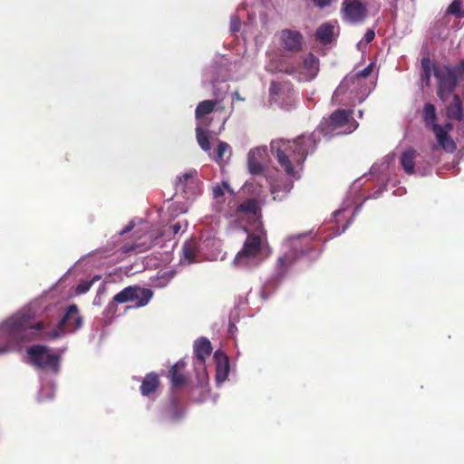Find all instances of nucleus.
Wrapping results in <instances>:
<instances>
[{
  "instance_id": "f257e3e1",
  "label": "nucleus",
  "mask_w": 464,
  "mask_h": 464,
  "mask_svg": "<svg viewBox=\"0 0 464 464\" xmlns=\"http://www.w3.org/2000/svg\"><path fill=\"white\" fill-rule=\"evenodd\" d=\"M357 128L358 123L353 117V111L337 110L328 119H324L317 130L309 135H301L293 140L272 141L271 150L286 175L299 179L306 157L315 150L320 134L333 138L350 134Z\"/></svg>"
},
{
  "instance_id": "f03ea898",
  "label": "nucleus",
  "mask_w": 464,
  "mask_h": 464,
  "mask_svg": "<svg viewBox=\"0 0 464 464\" xmlns=\"http://www.w3.org/2000/svg\"><path fill=\"white\" fill-rule=\"evenodd\" d=\"M236 211L243 218L242 220H246L251 226V232L247 231V237L241 250L236 255L233 265L238 269H254L272 254L260 220V207L255 198H249L242 202Z\"/></svg>"
},
{
  "instance_id": "7ed1b4c3",
  "label": "nucleus",
  "mask_w": 464,
  "mask_h": 464,
  "mask_svg": "<svg viewBox=\"0 0 464 464\" xmlns=\"http://www.w3.org/2000/svg\"><path fill=\"white\" fill-rule=\"evenodd\" d=\"M282 254L278 256L274 271L260 289L262 299H267L279 286L289 267L300 256L316 258L318 251L312 243L310 233L299 234L287 237L282 244Z\"/></svg>"
},
{
  "instance_id": "20e7f679",
  "label": "nucleus",
  "mask_w": 464,
  "mask_h": 464,
  "mask_svg": "<svg viewBox=\"0 0 464 464\" xmlns=\"http://www.w3.org/2000/svg\"><path fill=\"white\" fill-rule=\"evenodd\" d=\"M266 150L264 148H256L251 150L247 154V166L249 172L253 175H256L253 178L252 181H248L245 184L244 188L247 192H250L256 196V202L265 203L266 201L265 195V188L263 182L269 186L270 194L274 200L284 199L293 188L294 178L290 177L292 180H274L270 181L267 178L259 175L263 170L261 160L265 158Z\"/></svg>"
},
{
  "instance_id": "39448f33",
  "label": "nucleus",
  "mask_w": 464,
  "mask_h": 464,
  "mask_svg": "<svg viewBox=\"0 0 464 464\" xmlns=\"http://www.w3.org/2000/svg\"><path fill=\"white\" fill-rule=\"evenodd\" d=\"M82 321H58L51 330L44 321H13L10 325V339L17 343L34 340H55L82 326Z\"/></svg>"
},
{
  "instance_id": "423d86ee",
  "label": "nucleus",
  "mask_w": 464,
  "mask_h": 464,
  "mask_svg": "<svg viewBox=\"0 0 464 464\" xmlns=\"http://www.w3.org/2000/svg\"><path fill=\"white\" fill-rule=\"evenodd\" d=\"M236 63H232L229 58L223 55H216L213 62L208 65L203 74V83L209 82L213 85V94L216 100H206L198 103L195 111L196 119L200 121L201 119L212 112L215 109L223 110L219 106V100H222L224 94L227 92L228 86L227 84L220 88L216 86L218 82H225L227 80L233 79L231 67H236Z\"/></svg>"
},
{
  "instance_id": "0eeeda50",
  "label": "nucleus",
  "mask_w": 464,
  "mask_h": 464,
  "mask_svg": "<svg viewBox=\"0 0 464 464\" xmlns=\"http://www.w3.org/2000/svg\"><path fill=\"white\" fill-rule=\"evenodd\" d=\"M437 79L438 96L446 102L458 82L464 80V60L455 67L450 65L436 66L430 58L421 59V82L429 86L431 74Z\"/></svg>"
},
{
  "instance_id": "6e6552de",
  "label": "nucleus",
  "mask_w": 464,
  "mask_h": 464,
  "mask_svg": "<svg viewBox=\"0 0 464 464\" xmlns=\"http://www.w3.org/2000/svg\"><path fill=\"white\" fill-rule=\"evenodd\" d=\"M53 311L58 313L56 319H81L76 304H66L64 303L46 304L43 298L35 299L25 304L13 317L8 319H34L44 314L49 315V313Z\"/></svg>"
},
{
  "instance_id": "1a4fd4ad",
  "label": "nucleus",
  "mask_w": 464,
  "mask_h": 464,
  "mask_svg": "<svg viewBox=\"0 0 464 464\" xmlns=\"http://www.w3.org/2000/svg\"><path fill=\"white\" fill-rule=\"evenodd\" d=\"M371 91L367 82H361L357 77L347 74L334 91L332 102L335 105L354 106L362 102Z\"/></svg>"
},
{
  "instance_id": "9d476101",
  "label": "nucleus",
  "mask_w": 464,
  "mask_h": 464,
  "mask_svg": "<svg viewBox=\"0 0 464 464\" xmlns=\"http://www.w3.org/2000/svg\"><path fill=\"white\" fill-rule=\"evenodd\" d=\"M422 118L425 125L430 128L436 138L437 145H433V150H436L438 147L442 148L447 152H452L456 149L454 140L449 135L452 130L450 123H446L444 126H440L436 123L437 114L435 106L431 103H426L422 111Z\"/></svg>"
},
{
  "instance_id": "9b49d317",
  "label": "nucleus",
  "mask_w": 464,
  "mask_h": 464,
  "mask_svg": "<svg viewBox=\"0 0 464 464\" xmlns=\"http://www.w3.org/2000/svg\"><path fill=\"white\" fill-rule=\"evenodd\" d=\"M213 193V208L218 213L223 214L226 217L236 218V219H243L238 213H237V208L242 203L237 204L235 201V196L233 190L226 181H222L212 188Z\"/></svg>"
},
{
  "instance_id": "f8f14e48",
  "label": "nucleus",
  "mask_w": 464,
  "mask_h": 464,
  "mask_svg": "<svg viewBox=\"0 0 464 464\" xmlns=\"http://www.w3.org/2000/svg\"><path fill=\"white\" fill-rule=\"evenodd\" d=\"M152 296L153 292L150 288L139 285H129L113 296L109 304V309L111 310L115 304L126 303H130L127 308H140L147 305Z\"/></svg>"
},
{
  "instance_id": "ddd939ff",
  "label": "nucleus",
  "mask_w": 464,
  "mask_h": 464,
  "mask_svg": "<svg viewBox=\"0 0 464 464\" xmlns=\"http://www.w3.org/2000/svg\"><path fill=\"white\" fill-rule=\"evenodd\" d=\"M27 362L39 369L58 370L60 358L57 354L50 353L47 346L34 344L26 351Z\"/></svg>"
},
{
  "instance_id": "4468645a",
  "label": "nucleus",
  "mask_w": 464,
  "mask_h": 464,
  "mask_svg": "<svg viewBox=\"0 0 464 464\" xmlns=\"http://www.w3.org/2000/svg\"><path fill=\"white\" fill-rule=\"evenodd\" d=\"M196 137L199 147L208 154L209 158L218 164H221L231 156L230 146L221 140H218L217 148L212 150L208 131L204 130L199 122L196 128Z\"/></svg>"
},
{
  "instance_id": "2eb2a0df",
  "label": "nucleus",
  "mask_w": 464,
  "mask_h": 464,
  "mask_svg": "<svg viewBox=\"0 0 464 464\" xmlns=\"http://www.w3.org/2000/svg\"><path fill=\"white\" fill-rule=\"evenodd\" d=\"M176 194H181L187 200H194L201 193V184L196 170H189L179 176L175 181Z\"/></svg>"
},
{
  "instance_id": "dca6fc26",
  "label": "nucleus",
  "mask_w": 464,
  "mask_h": 464,
  "mask_svg": "<svg viewBox=\"0 0 464 464\" xmlns=\"http://www.w3.org/2000/svg\"><path fill=\"white\" fill-rule=\"evenodd\" d=\"M401 164L403 170L409 175L427 176L431 172V163L424 162L422 156L412 149H409L401 154Z\"/></svg>"
},
{
  "instance_id": "f3484780",
  "label": "nucleus",
  "mask_w": 464,
  "mask_h": 464,
  "mask_svg": "<svg viewBox=\"0 0 464 464\" xmlns=\"http://www.w3.org/2000/svg\"><path fill=\"white\" fill-rule=\"evenodd\" d=\"M286 72L298 81H311L316 77L319 72V60L314 54L308 53L304 57L302 63L287 69Z\"/></svg>"
},
{
  "instance_id": "a211bd4d",
  "label": "nucleus",
  "mask_w": 464,
  "mask_h": 464,
  "mask_svg": "<svg viewBox=\"0 0 464 464\" xmlns=\"http://www.w3.org/2000/svg\"><path fill=\"white\" fill-rule=\"evenodd\" d=\"M355 199L352 196H348L343 202L342 206L336 209L333 213L334 222L337 225L335 231L334 232L333 237H336L345 232V230L350 227L353 223L354 217L361 211L362 204H359L353 210L349 219L345 222V224L340 228L339 225L342 221L345 220L347 218V212L351 208V207L354 204Z\"/></svg>"
},
{
  "instance_id": "6ab92c4d",
  "label": "nucleus",
  "mask_w": 464,
  "mask_h": 464,
  "mask_svg": "<svg viewBox=\"0 0 464 464\" xmlns=\"http://www.w3.org/2000/svg\"><path fill=\"white\" fill-rule=\"evenodd\" d=\"M182 253L180 264L185 266L201 262L203 260L214 259V255L209 251H205L204 247L199 246L197 239H190L187 241L183 245Z\"/></svg>"
},
{
  "instance_id": "aec40b11",
  "label": "nucleus",
  "mask_w": 464,
  "mask_h": 464,
  "mask_svg": "<svg viewBox=\"0 0 464 464\" xmlns=\"http://www.w3.org/2000/svg\"><path fill=\"white\" fill-rule=\"evenodd\" d=\"M343 20L351 24L361 23L366 17V7L359 0H343L342 3Z\"/></svg>"
},
{
  "instance_id": "412c9836",
  "label": "nucleus",
  "mask_w": 464,
  "mask_h": 464,
  "mask_svg": "<svg viewBox=\"0 0 464 464\" xmlns=\"http://www.w3.org/2000/svg\"><path fill=\"white\" fill-rule=\"evenodd\" d=\"M281 42L285 50L297 52L302 46V35L297 31L283 30L281 32Z\"/></svg>"
},
{
  "instance_id": "4be33fe9",
  "label": "nucleus",
  "mask_w": 464,
  "mask_h": 464,
  "mask_svg": "<svg viewBox=\"0 0 464 464\" xmlns=\"http://www.w3.org/2000/svg\"><path fill=\"white\" fill-rule=\"evenodd\" d=\"M215 360L217 362L216 365V378L218 382H224L228 375L229 372V362L227 356L219 352H216L214 354Z\"/></svg>"
},
{
  "instance_id": "5701e85b",
  "label": "nucleus",
  "mask_w": 464,
  "mask_h": 464,
  "mask_svg": "<svg viewBox=\"0 0 464 464\" xmlns=\"http://www.w3.org/2000/svg\"><path fill=\"white\" fill-rule=\"evenodd\" d=\"M194 353L200 364H204L206 358L212 353L211 343L207 338H200L195 342Z\"/></svg>"
},
{
  "instance_id": "b1692460",
  "label": "nucleus",
  "mask_w": 464,
  "mask_h": 464,
  "mask_svg": "<svg viewBox=\"0 0 464 464\" xmlns=\"http://www.w3.org/2000/svg\"><path fill=\"white\" fill-rule=\"evenodd\" d=\"M160 386L159 375L156 372L148 373L140 385V392L143 396H149L155 392Z\"/></svg>"
},
{
  "instance_id": "393cba45",
  "label": "nucleus",
  "mask_w": 464,
  "mask_h": 464,
  "mask_svg": "<svg viewBox=\"0 0 464 464\" xmlns=\"http://www.w3.org/2000/svg\"><path fill=\"white\" fill-rule=\"evenodd\" d=\"M185 367V363L179 362L169 369V378L173 388L178 389L182 387L186 383V377L182 373V370Z\"/></svg>"
},
{
  "instance_id": "a878e982",
  "label": "nucleus",
  "mask_w": 464,
  "mask_h": 464,
  "mask_svg": "<svg viewBox=\"0 0 464 464\" xmlns=\"http://www.w3.org/2000/svg\"><path fill=\"white\" fill-rule=\"evenodd\" d=\"M187 227L188 222L185 219L178 220L177 222H173L164 226L160 233V236L169 239L171 236L184 233L185 230L187 229Z\"/></svg>"
},
{
  "instance_id": "bb28decb",
  "label": "nucleus",
  "mask_w": 464,
  "mask_h": 464,
  "mask_svg": "<svg viewBox=\"0 0 464 464\" xmlns=\"http://www.w3.org/2000/svg\"><path fill=\"white\" fill-rule=\"evenodd\" d=\"M447 116L458 121L464 120L462 103L458 95H454L452 102L447 107Z\"/></svg>"
},
{
  "instance_id": "cd10ccee",
  "label": "nucleus",
  "mask_w": 464,
  "mask_h": 464,
  "mask_svg": "<svg viewBox=\"0 0 464 464\" xmlns=\"http://www.w3.org/2000/svg\"><path fill=\"white\" fill-rule=\"evenodd\" d=\"M334 34V25L332 23L323 24L316 31V38L324 44L332 42Z\"/></svg>"
},
{
  "instance_id": "c85d7f7f",
  "label": "nucleus",
  "mask_w": 464,
  "mask_h": 464,
  "mask_svg": "<svg viewBox=\"0 0 464 464\" xmlns=\"http://www.w3.org/2000/svg\"><path fill=\"white\" fill-rule=\"evenodd\" d=\"M200 246L204 247L205 251H209L214 255V259L217 258L218 253L217 251L220 247V242L218 239L215 237H206L198 241Z\"/></svg>"
},
{
  "instance_id": "c756f323",
  "label": "nucleus",
  "mask_w": 464,
  "mask_h": 464,
  "mask_svg": "<svg viewBox=\"0 0 464 464\" xmlns=\"http://www.w3.org/2000/svg\"><path fill=\"white\" fill-rule=\"evenodd\" d=\"M144 237H145V240L140 243H135L130 246H122V251L125 253H129L131 251L139 253V252H141L144 249L150 247L151 246L150 239L152 238V236L146 233L144 235Z\"/></svg>"
},
{
  "instance_id": "7c9ffc66",
  "label": "nucleus",
  "mask_w": 464,
  "mask_h": 464,
  "mask_svg": "<svg viewBox=\"0 0 464 464\" xmlns=\"http://www.w3.org/2000/svg\"><path fill=\"white\" fill-rule=\"evenodd\" d=\"M166 414L171 420H179L182 417L183 412L177 399H171L170 403L166 410Z\"/></svg>"
},
{
  "instance_id": "2f4dec72",
  "label": "nucleus",
  "mask_w": 464,
  "mask_h": 464,
  "mask_svg": "<svg viewBox=\"0 0 464 464\" xmlns=\"http://www.w3.org/2000/svg\"><path fill=\"white\" fill-rule=\"evenodd\" d=\"M188 205L182 202H172L168 206V213L171 218L184 214L188 211Z\"/></svg>"
},
{
  "instance_id": "473e14b6",
  "label": "nucleus",
  "mask_w": 464,
  "mask_h": 464,
  "mask_svg": "<svg viewBox=\"0 0 464 464\" xmlns=\"http://www.w3.org/2000/svg\"><path fill=\"white\" fill-rule=\"evenodd\" d=\"M137 222H139L142 226V227H140L135 231V234L138 235V238L140 239L142 237V236H140L139 233L143 230H146L148 228L147 224H145L142 221V219H140V218H134V219L130 220L129 222V224L124 228H122L121 230L120 235H123V234L130 232L136 227Z\"/></svg>"
},
{
  "instance_id": "72a5a7b5",
  "label": "nucleus",
  "mask_w": 464,
  "mask_h": 464,
  "mask_svg": "<svg viewBox=\"0 0 464 464\" xmlns=\"http://www.w3.org/2000/svg\"><path fill=\"white\" fill-rule=\"evenodd\" d=\"M100 279H101L100 276H95L91 280H83V281L80 282L75 288V294L82 295V294L87 293L90 290L92 284L95 281L100 280Z\"/></svg>"
},
{
  "instance_id": "f704fd0d",
  "label": "nucleus",
  "mask_w": 464,
  "mask_h": 464,
  "mask_svg": "<svg viewBox=\"0 0 464 464\" xmlns=\"http://www.w3.org/2000/svg\"><path fill=\"white\" fill-rule=\"evenodd\" d=\"M463 0H453L447 9V13L456 17H463L464 11L461 9Z\"/></svg>"
},
{
  "instance_id": "c9c22d12",
  "label": "nucleus",
  "mask_w": 464,
  "mask_h": 464,
  "mask_svg": "<svg viewBox=\"0 0 464 464\" xmlns=\"http://www.w3.org/2000/svg\"><path fill=\"white\" fill-rule=\"evenodd\" d=\"M373 63H371L368 64L365 68L362 70L357 72H351L350 75L355 76L358 79H360L361 82H366V78L372 73V72Z\"/></svg>"
},
{
  "instance_id": "e433bc0d",
  "label": "nucleus",
  "mask_w": 464,
  "mask_h": 464,
  "mask_svg": "<svg viewBox=\"0 0 464 464\" xmlns=\"http://www.w3.org/2000/svg\"><path fill=\"white\" fill-rule=\"evenodd\" d=\"M389 168V159L387 158L384 161H382L380 165L374 164L371 168V174L372 175H380L382 172L386 171Z\"/></svg>"
},
{
  "instance_id": "4c0bfd02",
  "label": "nucleus",
  "mask_w": 464,
  "mask_h": 464,
  "mask_svg": "<svg viewBox=\"0 0 464 464\" xmlns=\"http://www.w3.org/2000/svg\"><path fill=\"white\" fill-rule=\"evenodd\" d=\"M375 37V33L372 29H369L366 31V33L364 34V36L362 38V40H361L358 44H357V46L359 49H361L362 45L363 44H367L369 43H371Z\"/></svg>"
},
{
  "instance_id": "58836bf2",
  "label": "nucleus",
  "mask_w": 464,
  "mask_h": 464,
  "mask_svg": "<svg viewBox=\"0 0 464 464\" xmlns=\"http://www.w3.org/2000/svg\"><path fill=\"white\" fill-rule=\"evenodd\" d=\"M240 20L237 15H233L230 20V30L232 33H237L240 29Z\"/></svg>"
},
{
  "instance_id": "ea45409f",
  "label": "nucleus",
  "mask_w": 464,
  "mask_h": 464,
  "mask_svg": "<svg viewBox=\"0 0 464 464\" xmlns=\"http://www.w3.org/2000/svg\"><path fill=\"white\" fill-rule=\"evenodd\" d=\"M459 122H460V126L459 128V138L457 140H458V142L460 145H462L464 148V120Z\"/></svg>"
},
{
  "instance_id": "a19ab883",
  "label": "nucleus",
  "mask_w": 464,
  "mask_h": 464,
  "mask_svg": "<svg viewBox=\"0 0 464 464\" xmlns=\"http://www.w3.org/2000/svg\"><path fill=\"white\" fill-rule=\"evenodd\" d=\"M314 5L319 8H324L329 6L333 0H313Z\"/></svg>"
},
{
  "instance_id": "79ce46f5",
  "label": "nucleus",
  "mask_w": 464,
  "mask_h": 464,
  "mask_svg": "<svg viewBox=\"0 0 464 464\" xmlns=\"http://www.w3.org/2000/svg\"><path fill=\"white\" fill-rule=\"evenodd\" d=\"M385 188L386 184H382L377 191H375L372 195L367 197L365 200L369 198H378Z\"/></svg>"
},
{
  "instance_id": "37998d69",
  "label": "nucleus",
  "mask_w": 464,
  "mask_h": 464,
  "mask_svg": "<svg viewBox=\"0 0 464 464\" xmlns=\"http://www.w3.org/2000/svg\"><path fill=\"white\" fill-rule=\"evenodd\" d=\"M279 91V85L275 82H272L271 84H270V87H269V92L271 95H276Z\"/></svg>"
},
{
  "instance_id": "c03bdc74",
  "label": "nucleus",
  "mask_w": 464,
  "mask_h": 464,
  "mask_svg": "<svg viewBox=\"0 0 464 464\" xmlns=\"http://www.w3.org/2000/svg\"><path fill=\"white\" fill-rule=\"evenodd\" d=\"M105 292V288L104 286H102L99 288L98 292H97V295L96 297L94 298V301H93V304H100V295H102L103 293Z\"/></svg>"
},
{
  "instance_id": "a18cd8bd",
  "label": "nucleus",
  "mask_w": 464,
  "mask_h": 464,
  "mask_svg": "<svg viewBox=\"0 0 464 464\" xmlns=\"http://www.w3.org/2000/svg\"><path fill=\"white\" fill-rule=\"evenodd\" d=\"M360 188H361V184H359V180H357V181H355L353 183V187H352V188H351L349 193L350 194H352L353 192L356 193L357 191H359Z\"/></svg>"
},
{
  "instance_id": "49530a36",
  "label": "nucleus",
  "mask_w": 464,
  "mask_h": 464,
  "mask_svg": "<svg viewBox=\"0 0 464 464\" xmlns=\"http://www.w3.org/2000/svg\"><path fill=\"white\" fill-rule=\"evenodd\" d=\"M245 99L240 96V94L237 92H235L232 95V101H244Z\"/></svg>"
},
{
  "instance_id": "de8ad7c7",
  "label": "nucleus",
  "mask_w": 464,
  "mask_h": 464,
  "mask_svg": "<svg viewBox=\"0 0 464 464\" xmlns=\"http://www.w3.org/2000/svg\"><path fill=\"white\" fill-rule=\"evenodd\" d=\"M399 190H400L399 195H402V193H404V190H403V189H399Z\"/></svg>"
},
{
  "instance_id": "09e8293b",
  "label": "nucleus",
  "mask_w": 464,
  "mask_h": 464,
  "mask_svg": "<svg viewBox=\"0 0 464 464\" xmlns=\"http://www.w3.org/2000/svg\"><path fill=\"white\" fill-rule=\"evenodd\" d=\"M359 116L362 117V111H359Z\"/></svg>"
},
{
  "instance_id": "8fccbe9b",
  "label": "nucleus",
  "mask_w": 464,
  "mask_h": 464,
  "mask_svg": "<svg viewBox=\"0 0 464 464\" xmlns=\"http://www.w3.org/2000/svg\"><path fill=\"white\" fill-rule=\"evenodd\" d=\"M229 327H235V325L233 324H229Z\"/></svg>"
}]
</instances>
